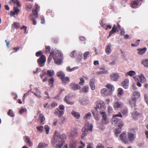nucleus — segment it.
Instances as JSON below:
<instances>
[{
	"mask_svg": "<svg viewBox=\"0 0 148 148\" xmlns=\"http://www.w3.org/2000/svg\"><path fill=\"white\" fill-rule=\"evenodd\" d=\"M66 139V136L64 134H61L56 131L51 141V143L55 148H61L63 146V143Z\"/></svg>",
	"mask_w": 148,
	"mask_h": 148,
	"instance_id": "nucleus-1",
	"label": "nucleus"
},
{
	"mask_svg": "<svg viewBox=\"0 0 148 148\" xmlns=\"http://www.w3.org/2000/svg\"><path fill=\"white\" fill-rule=\"evenodd\" d=\"M93 128V126L92 124H90L88 123L86 124L85 127L82 128V134L81 136L82 138L84 139L88 133V131H91Z\"/></svg>",
	"mask_w": 148,
	"mask_h": 148,
	"instance_id": "nucleus-2",
	"label": "nucleus"
},
{
	"mask_svg": "<svg viewBox=\"0 0 148 148\" xmlns=\"http://www.w3.org/2000/svg\"><path fill=\"white\" fill-rule=\"evenodd\" d=\"M35 6L36 8L34 10H32L33 14H31L29 16V18L33 21V24L34 25H36V22L35 20V18H36L38 17V13L37 10L39 8L37 3L35 4Z\"/></svg>",
	"mask_w": 148,
	"mask_h": 148,
	"instance_id": "nucleus-3",
	"label": "nucleus"
},
{
	"mask_svg": "<svg viewBox=\"0 0 148 148\" xmlns=\"http://www.w3.org/2000/svg\"><path fill=\"white\" fill-rule=\"evenodd\" d=\"M100 114L102 115V117L101 124L103 125L108 124L109 122V120L106 113L104 112H100Z\"/></svg>",
	"mask_w": 148,
	"mask_h": 148,
	"instance_id": "nucleus-4",
	"label": "nucleus"
},
{
	"mask_svg": "<svg viewBox=\"0 0 148 148\" xmlns=\"http://www.w3.org/2000/svg\"><path fill=\"white\" fill-rule=\"evenodd\" d=\"M136 133L134 132V130H132L128 132V138L129 141L133 142L134 140L136 138Z\"/></svg>",
	"mask_w": 148,
	"mask_h": 148,
	"instance_id": "nucleus-5",
	"label": "nucleus"
},
{
	"mask_svg": "<svg viewBox=\"0 0 148 148\" xmlns=\"http://www.w3.org/2000/svg\"><path fill=\"white\" fill-rule=\"evenodd\" d=\"M56 53V54H58V55L60 57H62L63 55L61 52L59 50L55 49V51H53L52 50L47 60L48 63L50 62L51 61L52 59V57H53V55L55 56Z\"/></svg>",
	"mask_w": 148,
	"mask_h": 148,
	"instance_id": "nucleus-6",
	"label": "nucleus"
},
{
	"mask_svg": "<svg viewBox=\"0 0 148 148\" xmlns=\"http://www.w3.org/2000/svg\"><path fill=\"white\" fill-rule=\"evenodd\" d=\"M46 61V57L44 55H42L39 58L37 62L38 65L40 67H42L44 66L45 63Z\"/></svg>",
	"mask_w": 148,
	"mask_h": 148,
	"instance_id": "nucleus-7",
	"label": "nucleus"
},
{
	"mask_svg": "<svg viewBox=\"0 0 148 148\" xmlns=\"http://www.w3.org/2000/svg\"><path fill=\"white\" fill-rule=\"evenodd\" d=\"M101 95L103 97H106L112 94V92L108 90L106 88H103L101 89Z\"/></svg>",
	"mask_w": 148,
	"mask_h": 148,
	"instance_id": "nucleus-8",
	"label": "nucleus"
},
{
	"mask_svg": "<svg viewBox=\"0 0 148 148\" xmlns=\"http://www.w3.org/2000/svg\"><path fill=\"white\" fill-rule=\"evenodd\" d=\"M120 139L125 143H127L128 141L127 137V135L125 133L123 132L119 136Z\"/></svg>",
	"mask_w": 148,
	"mask_h": 148,
	"instance_id": "nucleus-9",
	"label": "nucleus"
},
{
	"mask_svg": "<svg viewBox=\"0 0 148 148\" xmlns=\"http://www.w3.org/2000/svg\"><path fill=\"white\" fill-rule=\"evenodd\" d=\"M78 129L76 127H73L71 129L70 137H75L77 134Z\"/></svg>",
	"mask_w": 148,
	"mask_h": 148,
	"instance_id": "nucleus-10",
	"label": "nucleus"
},
{
	"mask_svg": "<svg viewBox=\"0 0 148 148\" xmlns=\"http://www.w3.org/2000/svg\"><path fill=\"white\" fill-rule=\"evenodd\" d=\"M71 89L74 90H79L80 88V86L78 84L75 83H71L70 84Z\"/></svg>",
	"mask_w": 148,
	"mask_h": 148,
	"instance_id": "nucleus-11",
	"label": "nucleus"
},
{
	"mask_svg": "<svg viewBox=\"0 0 148 148\" xmlns=\"http://www.w3.org/2000/svg\"><path fill=\"white\" fill-rule=\"evenodd\" d=\"M119 78V76L117 73H113L110 75L111 79L115 82L117 81Z\"/></svg>",
	"mask_w": 148,
	"mask_h": 148,
	"instance_id": "nucleus-12",
	"label": "nucleus"
},
{
	"mask_svg": "<svg viewBox=\"0 0 148 148\" xmlns=\"http://www.w3.org/2000/svg\"><path fill=\"white\" fill-rule=\"evenodd\" d=\"M54 113L56 115H58L59 117H60L64 114V111L60 110L58 108H56L55 109Z\"/></svg>",
	"mask_w": 148,
	"mask_h": 148,
	"instance_id": "nucleus-13",
	"label": "nucleus"
},
{
	"mask_svg": "<svg viewBox=\"0 0 148 148\" xmlns=\"http://www.w3.org/2000/svg\"><path fill=\"white\" fill-rule=\"evenodd\" d=\"M14 27L16 29H17L19 28H20L21 29H24L25 31V33H26V31L27 29V27L26 26H25V25L23 26L22 27H21L19 23L18 22H15L14 23Z\"/></svg>",
	"mask_w": 148,
	"mask_h": 148,
	"instance_id": "nucleus-14",
	"label": "nucleus"
},
{
	"mask_svg": "<svg viewBox=\"0 0 148 148\" xmlns=\"http://www.w3.org/2000/svg\"><path fill=\"white\" fill-rule=\"evenodd\" d=\"M129 102L132 108L136 106V99L135 98L132 97L131 98L129 99Z\"/></svg>",
	"mask_w": 148,
	"mask_h": 148,
	"instance_id": "nucleus-15",
	"label": "nucleus"
},
{
	"mask_svg": "<svg viewBox=\"0 0 148 148\" xmlns=\"http://www.w3.org/2000/svg\"><path fill=\"white\" fill-rule=\"evenodd\" d=\"M123 103L119 102H115L114 104V107L116 110L121 108L123 107Z\"/></svg>",
	"mask_w": 148,
	"mask_h": 148,
	"instance_id": "nucleus-16",
	"label": "nucleus"
},
{
	"mask_svg": "<svg viewBox=\"0 0 148 148\" xmlns=\"http://www.w3.org/2000/svg\"><path fill=\"white\" fill-rule=\"evenodd\" d=\"M14 11H11L10 12L11 15L15 17L14 15L16 14H17L20 12V10L17 8V7L14 6Z\"/></svg>",
	"mask_w": 148,
	"mask_h": 148,
	"instance_id": "nucleus-17",
	"label": "nucleus"
},
{
	"mask_svg": "<svg viewBox=\"0 0 148 148\" xmlns=\"http://www.w3.org/2000/svg\"><path fill=\"white\" fill-rule=\"evenodd\" d=\"M118 116H120L121 117H122V115L120 112H119L117 114L114 115L112 119V121L113 122H113H115L119 121V119H118L116 118V117Z\"/></svg>",
	"mask_w": 148,
	"mask_h": 148,
	"instance_id": "nucleus-18",
	"label": "nucleus"
},
{
	"mask_svg": "<svg viewBox=\"0 0 148 148\" xmlns=\"http://www.w3.org/2000/svg\"><path fill=\"white\" fill-rule=\"evenodd\" d=\"M70 96L68 95L66 96L64 98V101L66 102L67 104L71 105H73L74 104V102L70 101Z\"/></svg>",
	"mask_w": 148,
	"mask_h": 148,
	"instance_id": "nucleus-19",
	"label": "nucleus"
},
{
	"mask_svg": "<svg viewBox=\"0 0 148 148\" xmlns=\"http://www.w3.org/2000/svg\"><path fill=\"white\" fill-rule=\"evenodd\" d=\"M95 79L94 78L91 79L90 81L89 85L92 90H94L95 89Z\"/></svg>",
	"mask_w": 148,
	"mask_h": 148,
	"instance_id": "nucleus-20",
	"label": "nucleus"
},
{
	"mask_svg": "<svg viewBox=\"0 0 148 148\" xmlns=\"http://www.w3.org/2000/svg\"><path fill=\"white\" fill-rule=\"evenodd\" d=\"M142 116V114H141L138 113L136 111L132 113V116L134 119H137L138 117H140Z\"/></svg>",
	"mask_w": 148,
	"mask_h": 148,
	"instance_id": "nucleus-21",
	"label": "nucleus"
},
{
	"mask_svg": "<svg viewBox=\"0 0 148 148\" xmlns=\"http://www.w3.org/2000/svg\"><path fill=\"white\" fill-rule=\"evenodd\" d=\"M138 51L137 53L140 55H143L147 50V48L146 47H144L143 49H137Z\"/></svg>",
	"mask_w": 148,
	"mask_h": 148,
	"instance_id": "nucleus-22",
	"label": "nucleus"
},
{
	"mask_svg": "<svg viewBox=\"0 0 148 148\" xmlns=\"http://www.w3.org/2000/svg\"><path fill=\"white\" fill-rule=\"evenodd\" d=\"M62 83L64 85L70 82L69 78L68 77H63L61 79Z\"/></svg>",
	"mask_w": 148,
	"mask_h": 148,
	"instance_id": "nucleus-23",
	"label": "nucleus"
},
{
	"mask_svg": "<svg viewBox=\"0 0 148 148\" xmlns=\"http://www.w3.org/2000/svg\"><path fill=\"white\" fill-rule=\"evenodd\" d=\"M129 80L128 79H125L122 82L123 86L125 89H127L128 87Z\"/></svg>",
	"mask_w": 148,
	"mask_h": 148,
	"instance_id": "nucleus-24",
	"label": "nucleus"
},
{
	"mask_svg": "<svg viewBox=\"0 0 148 148\" xmlns=\"http://www.w3.org/2000/svg\"><path fill=\"white\" fill-rule=\"evenodd\" d=\"M25 141L30 146H32L33 145V143L30 141V139L28 136L24 137Z\"/></svg>",
	"mask_w": 148,
	"mask_h": 148,
	"instance_id": "nucleus-25",
	"label": "nucleus"
},
{
	"mask_svg": "<svg viewBox=\"0 0 148 148\" xmlns=\"http://www.w3.org/2000/svg\"><path fill=\"white\" fill-rule=\"evenodd\" d=\"M141 63L146 68H148V59H145L141 61Z\"/></svg>",
	"mask_w": 148,
	"mask_h": 148,
	"instance_id": "nucleus-26",
	"label": "nucleus"
},
{
	"mask_svg": "<svg viewBox=\"0 0 148 148\" xmlns=\"http://www.w3.org/2000/svg\"><path fill=\"white\" fill-rule=\"evenodd\" d=\"M140 96V94L138 92L135 91L133 92V95L132 97L133 98H135L136 99L139 98Z\"/></svg>",
	"mask_w": 148,
	"mask_h": 148,
	"instance_id": "nucleus-27",
	"label": "nucleus"
},
{
	"mask_svg": "<svg viewBox=\"0 0 148 148\" xmlns=\"http://www.w3.org/2000/svg\"><path fill=\"white\" fill-rule=\"evenodd\" d=\"M71 114L77 119H79L80 116V114L78 112H76L74 110L71 112Z\"/></svg>",
	"mask_w": 148,
	"mask_h": 148,
	"instance_id": "nucleus-28",
	"label": "nucleus"
},
{
	"mask_svg": "<svg viewBox=\"0 0 148 148\" xmlns=\"http://www.w3.org/2000/svg\"><path fill=\"white\" fill-rule=\"evenodd\" d=\"M53 59L54 60V61L56 64L60 65L61 64L62 60L58 58H56L55 57V56L54 55L53 56Z\"/></svg>",
	"mask_w": 148,
	"mask_h": 148,
	"instance_id": "nucleus-29",
	"label": "nucleus"
},
{
	"mask_svg": "<svg viewBox=\"0 0 148 148\" xmlns=\"http://www.w3.org/2000/svg\"><path fill=\"white\" fill-rule=\"evenodd\" d=\"M106 87L108 89V90L111 91L112 92L113 91L114 89L113 86L110 84H108L106 86Z\"/></svg>",
	"mask_w": 148,
	"mask_h": 148,
	"instance_id": "nucleus-30",
	"label": "nucleus"
},
{
	"mask_svg": "<svg viewBox=\"0 0 148 148\" xmlns=\"http://www.w3.org/2000/svg\"><path fill=\"white\" fill-rule=\"evenodd\" d=\"M103 103V101H97L96 102V106L95 107L96 110H98V108Z\"/></svg>",
	"mask_w": 148,
	"mask_h": 148,
	"instance_id": "nucleus-31",
	"label": "nucleus"
},
{
	"mask_svg": "<svg viewBox=\"0 0 148 148\" xmlns=\"http://www.w3.org/2000/svg\"><path fill=\"white\" fill-rule=\"evenodd\" d=\"M91 112L93 114L95 119L97 120H99V115L97 113V112H95L93 110H92Z\"/></svg>",
	"mask_w": 148,
	"mask_h": 148,
	"instance_id": "nucleus-32",
	"label": "nucleus"
},
{
	"mask_svg": "<svg viewBox=\"0 0 148 148\" xmlns=\"http://www.w3.org/2000/svg\"><path fill=\"white\" fill-rule=\"evenodd\" d=\"M116 30V26L115 25H114L112 30L110 32V35H111L114 34L115 33Z\"/></svg>",
	"mask_w": 148,
	"mask_h": 148,
	"instance_id": "nucleus-33",
	"label": "nucleus"
},
{
	"mask_svg": "<svg viewBox=\"0 0 148 148\" xmlns=\"http://www.w3.org/2000/svg\"><path fill=\"white\" fill-rule=\"evenodd\" d=\"M138 2L137 0L133 1L131 5V6L133 8H136V6L138 5Z\"/></svg>",
	"mask_w": 148,
	"mask_h": 148,
	"instance_id": "nucleus-34",
	"label": "nucleus"
},
{
	"mask_svg": "<svg viewBox=\"0 0 148 148\" xmlns=\"http://www.w3.org/2000/svg\"><path fill=\"white\" fill-rule=\"evenodd\" d=\"M119 122H115L114 124H116L119 128H121L123 125V122L119 120Z\"/></svg>",
	"mask_w": 148,
	"mask_h": 148,
	"instance_id": "nucleus-35",
	"label": "nucleus"
},
{
	"mask_svg": "<svg viewBox=\"0 0 148 148\" xmlns=\"http://www.w3.org/2000/svg\"><path fill=\"white\" fill-rule=\"evenodd\" d=\"M111 45H109L107 46L106 49V52L107 54L108 55L111 53Z\"/></svg>",
	"mask_w": 148,
	"mask_h": 148,
	"instance_id": "nucleus-36",
	"label": "nucleus"
},
{
	"mask_svg": "<svg viewBox=\"0 0 148 148\" xmlns=\"http://www.w3.org/2000/svg\"><path fill=\"white\" fill-rule=\"evenodd\" d=\"M136 74V72L135 71H129L126 73L125 74L126 76L129 75L130 76H132Z\"/></svg>",
	"mask_w": 148,
	"mask_h": 148,
	"instance_id": "nucleus-37",
	"label": "nucleus"
},
{
	"mask_svg": "<svg viewBox=\"0 0 148 148\" xmlns=\"http://www.w3.org/2000/svg\"><path fill=\"white\" fill-rule=\"evenodd\" d=\"M57 75L61 79L63 77L65 76V75L63 72L60 71L57 73Z\"/></svg>",
	"mask_w": 148,
	"mask_h": 148,
	"instance_id": "nucleus-38",
	"label": "nucleus"
},
{
	"mask_svg": "<svg viewBox=\"0 0 148 148\" xmlns=\"http://www.w3.org/2000/svg\"><path fill=\"white\" fill-rule=\"evenodd\" d=\"M47 75L49 77H51L54 74V72L53 70H48L47 71Z\"/></svg>",
	"mask_w": 148,
	"mask_h": 148,
	"instance_id": "nucleus-39",
	"label": "nucleus"
},
{
	"mask_svg": "<svg viewBox=\"0 0 148 148\" xmlns=\"http://www.w3.org/2000/svg\"><path fill=\"white\" fill-rule=\"evenodd\" d=\"M139 77V80L141 82L144 83L146 81V79L143 75L140 76Z\"/></svg>",
	"mask_w": 148,
	"mask_h": 148,
	"instance_id": "nucleus-40",
	"label": "nucleus"
},
{
	"mask_svg": "<svg viewBox=\"0 0 148 148\" xmlns=\"http://www.w3.org/2000/svg\"><path fill=\"white\" fill-rule=\"evenodd\" d=\"M76 141H72L70 143L71 148H76Z\"/></svg>",
	"mask_w": 148,
	"mask_h": 148,
	"instance_id": "nucleus-41",
	"label": "nucleus"
},
{
	"mask_svg": "<svg viewBox=\"0 0 148 148\" xmlns=\"http://www.w3.org/2000/svg\"><path fill=\"white\" fill-rule=\"evenodd\" d=\"M91 116V114L90 112H88L87 114H86L84 116V118L85 119H90Z\"/></svg>",
	"mask_w": 148,
	"mask_h": 148,
	"instance_id": "nucleus-42",
	"label": "nucleus"
},
{
	"mask_svg": "<svg viewBox=\"0 0 148 148\" xmlns=\"http://www.w3.org/2000/svg\"><path fill=\"white\" fill-rule=\"evenodd\" d=\"M54 79L53 77H51L49 79V86L52 87L53 84Z\"/></svg>",
	"mask_w": 148,
	"mask_h": 148,
	"instance_id": "nucleus-43",
	"label": "nucleus"
},
{
	"mask_svg": "<svg viewBox=\"0 0 148 148\" xmlns=\"http://www.w3.org/2000/svg\"><path fill=\"white\" fill-rule=\"evenodd\" d=\"M36 129L38 131L40 132H42L44 131L43 127L42 125L37 126Z\"/></svg>",
	"mask_w": 148,
	"mask_h": 148,
	"instance_id": "nucleus-44",
	"label": "nucleus"
},
{
	"mask_svg": "<svg viewBox=\"0 0 148 148\" xmlns=\"http://www.w3.org/2000/svg\"><path fill=\"white\" fill-rule=\"evenodd\" d=\"M89 87L88 85L84 86L82 88V92L85 93L87 92L88 91Z\"/></svg>",
	"mask_w": 148,
	"mask_h": 148,
	"instance_id": "nucleus-45",
	"label": "nucleus"
},
{
	"mask_svg": "<svg viewBox=\"0 0 148 148\" xmlns=\"http://www.w3.org/2000/svg\"><path fill=\"white\" fill-rule=\"evenodd\" d=\"M90 54V52L88 51H86L83 54V56L84 57V59L85 60H86Z\"/></svg>",
	"mask_w": 148,
	"mask_h": 148,
	"instance_id": "nucleus-46",
	"label": "nucleus"
},
{
	"mask_svg": "<svg viewBox=\"0 0 148 148\" xmlns=\"http://www.w3.org/2000/svg\"><path fill=\"white\" fill-rule=\"evenodd\" d=\"M40 120L41 121V123L42 124L43 123V122L45 119V117L42 114H40Z\"/></svg>",
	"mask_w": 148,
	"mask_h": 148,
	"instance_id": "nucleus-47",
	"label": "nucleus"
},
{
	"mask_svg": "<svg viewBox=\"0 0 148 148\" xmlns=\"http://www.w3.org/2000/svg\"><path fill=\"white\" fill-rule=\"evenodd\" d=\"M118 95H121L123 93V89L121 88H119L118 89Z\"/></svg>",
	"mask_w": 148,
	"mask_h": 148,
	"instance_id": "nucleus-48",
	"label": "nucleus"
},
{
	"mask_svg": "<svg viewBox=\"0 0 148 148\" xmlns=\"http://www.w3.org/2000/svg\"><path fill=\"white\" fill-rule=\"evenodd\" d=\"M8 115L11 117H13L14 116V114L12 110H10L8 112Z\"/></svg>",
	"mask_w": 148,
	"mask_h": 148,
	"instance_id": "nucleus-49",
	"label": "nucleus"
},
{
	"mask_svg": "<svg viewBox=\"0 0 148 148\" xmlns=\"http://www.w3.org/2000/svg\"><path fill=\"white\" fill-rule=\"evenodd\" d=\"M80 82L79 83V84L80 85H83L84 84V83L85 82L84 79L82 77H80Z\"/></svg>",
	"mask_w": 148,
	"mask_h": 148,
	"instance_id": "nucleus-50",
	"label": "nucleus"
},
{
	"mask_svg": "<svg viewBox=\"0 0 148 148\" xmlns=\"http://www.w3.org/2000/svg\"><path fill=\"white\" fill-rule=\"evenodd\" d=\"M45 53L46 54L47 53L49 52L51 50V48L49 46H45Z\"/></svg>",
	"mask_w": 148,
	"mask_h": 148,
	"instance_id": "nucleus-51",
	"label": "nucleus"
},
{
	"mask_svg": "<svg viewBox=\"0 0 148 148\" xmlns=\"http://www.w3.org/2000/svg\"><path fill=\"white\" fill-rule=\"evenodd\" d=\"M45 130V131L46 134H48L49 133V127L47 125H46L44 127Z\"/></svg>",
	"mask_w": 148,
	"mask_h": 148,
	"instance_id": "nucleus-52",
	"label": "nucleus"
},
{
	"mask_svg": "<svg viewBox=\"0 0 148 148\" xmlns=\"http://www.w3.org/2000/svg\"><path fill=\"white\" fill-rule=\"evenodd\" d=\"M64 90V88L63 89H61V88L60 89V91H59L58 94V95L56 97V98H57L58 97H59L60 95H61V94L62 93V92Z\"/></svg>",
	"mask_w": 148,
	"mask_h": 148,
	"instance_id": "nucleus-53",
	"label": "nucleus"
},
{
	"mask_svg": "<svg viewBox=\"0 0 148 148\" xmlns=\"http://www.w3.org/2000/svg\"><path fill=\"white\" fill-rule=\"evenodd\" d=\"M76 55V52L75 51H73L70 54V56L72 58H75Z\"/></svg>",
	"mask_w": 148,
	"mask_h": 148,
	"instance_id": "nucleus-54",
	"label": "nucleus"
},
{
	"mask_svg": "<svg viewBox=\"0 0 148 148\" xmlns=\"http://www.w3.org/2000/svg\"><path fill=\"white\" fill-rule=\"evenodd\" d=\"M145 101L147 105H148V98L146 94H145L144 95Z\"/></svg>",
	"mask_w": 148,
	"mask_h": 148,
	"instance_id": "nucleus-55",
	"label": "nucleus"
},
{
	"mask_svg": "<svg viewBox=\"0 0 148 148\" xmlns=\"http://www.w3.org/2000/svg\"><path fill=\"white\" fill-rule=\"evenodd\" d=\"M27 109L25 108H21L19 111V113L20 114H22L24 112H26L27 111Z\"/></svg>",
	"mask_w": 148,
	"mask_h": 148,
	"instance_id": "nucleus-56",
	"label": "nucleus"
},
{
	"mask_svg": "<svg viewBox=\"0 0 148 148\" xmlns=\"http://www.w3.org/2000/svg\"><path fill=\"white\" fill-rule=\"evenodd\" d=\"M121 128H119L117 129L115 131V134H118L121 133Z\"/></svg>",
	"mask_w": 148,
	"mask_h": 148,
	"instance_id": "nucleus-57",
	"label": "nucleus"
},
{
	"mask_svg": "<svg viewBox=\"0 0 148 148\" xmlns=\"http://www.w3.org/2000/svg\"><path fill=\"white\" fill-rule=\"evenodd\" d=\"M105 106L104 104L103 103L102 105H101V106L98 109L101 111H103L105 109Z\"/></svg>",
	"mask_w": 148,
	"mask_h": 148,
	"instance_id": "nucleus-58",
	"label": "nucleus"
},
{
	"mask_svg": "<svg viewBox=\"0 0 148 148\" xmlns=\"http://www.w3.org/2000/svg\"><path fill=\"white\" fill-rule=\"evenodd\" d=\"M96 148H104V146L101 143H99L97 145Z\"/></svg>",
	"mask_w": 148,
	"mask_h": 148,
	"instance_id": "nucleus-59",
	"label": "nucleus"
},
{
	"mask_svg": "<svg viewBox=\"0 0 148 148\" xmlns=\"http://www.w3.org/2000/svg\"><path fill=\"white\" fill-rule=\"evenodd\" d=\"M44 146L42 143H40L39 144L38 148H44Z\"/></svg>",
	"mask_w": 148,
	"mask_h": 148,
	"instance_id": "nucleus-60",
	"label": "nucleus"
},
{
	"mask_svg": "<svg viewBox=\"0 0 148 148\" xmlns=\"http://www.w3.org/2000/svg\"><path fill=\"white\" fill-rule=\"evenodd\" d=\"M65 107L64 106L62 105H60L59 106V109L61 110V111H64Z\"/></svg>",
	"mask_w": 148,
	"mask_h": 148,
	"instance_id": "nucleus-61",
	"label": "nucleus"
},
{
	"mask_svg": "<svg viewBox=\"0 0 148 148\" xmlns=\"http://www.w3.org/2000/svg\"><path fill=\"white\" fill-rule=\"evenodd\" d=\"M92 145V143H89L87 146V148H94Z\"/></svg>",
	"mask_w": 148,
	"mask_h": 148,
	"instance_id": "nucleus-62",
	"label": "nucleus"
},
{
	"mask_svg": "<svg viewBox=\"0 0 148 148\" xmlns=\"http://www.w3.org/2000/svg\"><path fill=\"white\" fill-rule=\"evenodd\" d=\"M42 53V52L41 51H39L36 52V55L37 57H39Z\"/></svg>",
	"mask_w": 148,
	"mask_h": 148,
	"instance_id": "nucleus-63",
	"label": "nucleus"
},
{
	"mask_svg": "<svg viewBox=\"0 0 148 148\" xmlns=\"http://www.w3.org/2000/svg\"><path fill=\"white\" fill-rule=\"evenodd\" d=\"M122 113L125 115H126L127 114V110L126 109H123L122 110Z\"/></svg>",
	"mask_w": 148,
	"mask_h": 148,
	"instance_id": "nucleus-64",
	"label": "nucleus"
}]
</instances>
